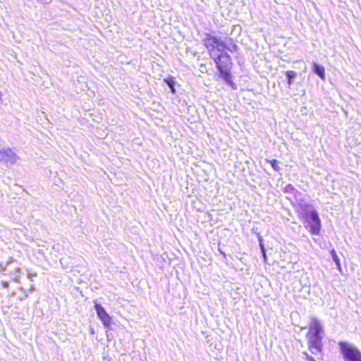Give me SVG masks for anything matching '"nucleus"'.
<instances>
[{
	"instance_id": "obj_5",
	"label": "nucleus",
	"mask_w": 361,
	"mask_h": 361,
	"mask_svg": "<svg viewBox=\"0 0 361 361\" xmlns=\"http://www.w3.org/2000/svg\"><path fill=\"white\" fill-rule=\"evenodd\" d=\"M94 307L96 310L97 317L102 322L104 326L109 329L111 324V317L106 312L102 305L97 302V300L94 301Z\"/></svg>"
},
{
	"instance_id": "obj_8",
	"label": "nucleus",
	"mask_w": 361,
	"mask_h": 361,
	"mask_svg": "<svg viewBox=\"0 0 361 361\" xmlns=\"http://www.w3.org/2000/svg\"><path fill=\"white\" fill-rule=\"evenodd\" d=\"M164 81L169 86V87L171 89V92L172 94H175L176 93V90L174 87L175 84H176L175 78L173 76H169L166 78H164Z\"/></svg>"
},
{
	"instance_id": "obj_6",
	"label": "nucleus",
	"mask_w": 361,
	"mask_h": 361,
	"mask_svg": "<svg viewBox=\"0 0 361 361\" xmlns=\"http://www.w3.org/2000/svg\"><path fill=\"white\" fill-rule=\"evenodd\" d=\"M308 349L313 355H317L319 353H323V342L322 338L307 341Z\"/></svg>"
},
{
	"instance_id": "obj_13",
	"label": "nucleus",
	"mask_w": 361,
	"mask_h": 361,
	"mask_svg": "<svg viewBox=\"0 0 361 361\" xmlns=\"http://www.w3.org/2000/svg\"><path fill=\"white\" fill-rule=\"evenodd\" d=\"M258 240L259 242V246L262 250L263 257H264V260L266 261L267 260V255H266V252H265L264 245L263 244V240L260 235L258 236Z\"/></svg>"
},
{
	"instance_id": "obj_11",
	"label": "nucleus",
	"mask_w": 361,
	"mask_h": 361,
	"mask_svg": "<svg viewBox=\"0 0 361 361\" xmlns=\"http://www.w3.org/2000/svg\"><path fill=\"white\" fill-rule=\"evenodd\" d=\"M285 74L287 78V83L290 86L293 82V80L296 76V73L293 71H286Z\"/></svg>"
},
{
	"instance_id": "obj_7",
	"label": "nucleus",
	"mask_w": 361,
	"mask_h": 361,
	"mask_svg": "<svg viewBox=\"0 0 361 361\" xmlns=\"http://www.w3.org/2000/svg\"><path fill=\"white\" fill-rule=\"evenodd\" d=\"M16 158L15 153L13 152L11 149L0 150V161L7 162L11 160H15Z\"/></svg>"
},
{
	"instance_id": "obj_16",
	"label": "nucleus",
	"mask_w": 361,
	"mask_h": 361,
	"mask_svg": "<svg viewBox=\"0 0 361 361\" xmlns=\"http://www.w3.org/2000/svg\"><path fill=\"white\" fill-rule=\"evenodd\" d=\"M1 97H2V94H1V92L0 91V99H1Z\"/></svg>"
},
{
	"instance_id": "obj_15",
	"label": "nucleus",
	"mask_w": 361,
	"mask_h": 361,
	"mask_svg": "<svg viewBox=\"0 0 361 361\" xmlns=\"http://www.w3.org/2000/svg\"><path fill=\"white\" fill-rule=\"evenodd\" d=\"M305 354V360L307 361H316V360L310 355L307 354V353Z\"/></svg>"
},
{
	"instance_id": "obj_9",
	"label": "nucleus",
	"mask_w": 361,
	"mask_h": 361,
	"mask_svg": "<svg viewBox=\"0 0 361 361\" xmlns=\"http://www.w3.org/2000/svg\"><path fill=\"white\" fill-rule=\"evenodd\" d=\"M314 71L322 80L325 78V68L323 66L314 64Z\"/></svg>"
},
{
	"instance_id": "obj_10",
	"label": "nucleus",
	"mask_w": 361,
	"mask_h": 361,
	"mask_svg": "<svg viewBox=\"0 0 361 361\" xmlns=\"http://www.w3.org/2000/svg\"><path fill=\"white\" fill-rule=\"evenodd\" d=\"M330 254L333 258V260L334 261V262L336 263V267H337V269L338 271L341 272L342 271V268H341V262H340V259L336 254V252L334 249H332L331 251H330Z\"/></svg>"
},
{
	"instance_id": "obj_12",
	"label": "nucleus",
	"mask_w": 361,
	"mask_h": 361,
	"mask_svg": "<svg viewBox=\"0 0 361 361\" xmlns=\"http://www.w3.org/2000/svg\"><path fill=\"white\" fill-rule=\"evenodd\" d=\"M267 161L271 164L274 170L279 171V161L276 159L267 160Z\"/></svg>"
},
{
	"instance_id": "obj_2",
	"label": "nucleus",
	"mask_w": 361,
	"mask_h": 361,
	"mask_svg": "<svg viewBox=\"0 0 361 361\" xmlns=\"http://www.w3.org/2000/svg\"><path fill=\"white\" fill-rule=\"evenodd\" d=\"M338 346L344 361H361V352L346 342H339Z\"/></svg>"
},
{
	"instance_id": "obj_4",
	"label": "nucleus",
	"mask_w": 361,
	"mask_h": 361,
	"mask_svg": "<svg viewBox=\"0 0 361 361\" xmlns=\"http://www.w3.org/2000/svg\"><path fill=\"white\" fill-rule=\"evenodd\" d=\"M311 221L305 228L312 235H319L321 229V221L316 210L310 212Z\"/></svg>"
},
{
	"instance_id": "obj_1",
	"label": "nucleus",
	"mask_w": 361,
	"mask_h": 361,
	"mask_svg": "<svg viewBox=\"0 0 361 361\" xmlns=\"http://www.w3.org/2000/svg\"><path fill=\"white\" fill-rule=\"evenodd\" d=\"M204 47L208 51L209 57L214 61L216 68L221 78L233 90L236 89V85L233 80L232 67L233 65L231 56L225 51L235 52L238 45L233 42L227 46L226 42L218 37L210 33H206L202 39Z\"/></svg>"
},
{
	"instance_id": "obj_3",
	"label": "nucleus",
	"mask_w": 361,
	"mask_h": 361,
	"mask_svg": "<svg viewBox=\"0 0 361 361\" xmlns=\"http://www.w3.org/2000/svg\"><path fill=\"white\" fill-rule=\"evenodd\" d=\"M308 329V332L306 335L307 341L322 338L323 327L316 318H312Z\"/></svg>"
},
{
	"instance_id": "obj_14",
	"label": "nucleus",
	"mask_w": 361,
	"mask_h": 361,
	"mask_svg": "<svg viewBox=\"0 0 361 361\" xmlns=\"http://www.w3.org/2000/svg\"><path fill=\"white\" fill-rule=\"evenodd\" d=\"M295 190V188L293 187V185L291 184H288L287 185L285 186V188H283V191L285 192H289V193H291L293 192V191Z\"/></svg>"
}]
</instances>
